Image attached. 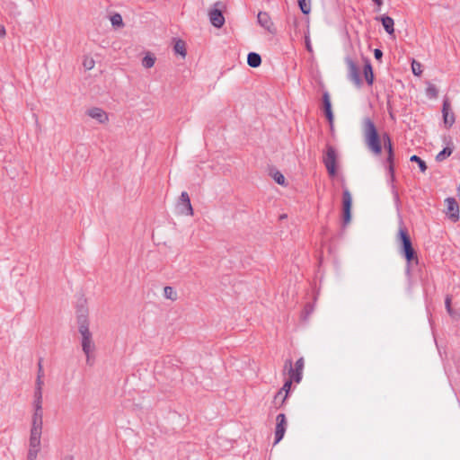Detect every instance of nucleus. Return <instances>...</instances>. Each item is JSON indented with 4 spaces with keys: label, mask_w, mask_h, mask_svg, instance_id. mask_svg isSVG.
Masks as SVG:
<instances>
[{
    "label": "nucleus",
    "mask_w": 460,
    "mask_h": 460,
    "mask_svg": "<svg viewBox=\"0 0 460 460\" xmlns=\"http://www.w3.org/2000/svg\"><path fill=\"white\" fill-rule=\"evenodd\" d=\"M88 310L84 305L77 308L78 332L81 335V346L84 354L86 357V364L93 366L94 362L95 343L93 339V333L89 329Z\"/></svg>",
    "instance_id": "nucleus-1"
},
{
    "label": "nucleus",
    "mask_w": 460,
    "mask_h": 460,
    "mask_svg": "<svg viewBox=\"0 0 460 460\" xmlns=\"http://www.w3.org/2000/svg\"><path fill=\"white\" fill-rule=\"evenodd\" d=\"M396 243L399 246L400 253L404 257L407 262L406 272L410 273V268L412 264H418L419 259L417 252L413 248L411 236L403 223H400L398 233L396 234Z\"/></svg>",
    "instance_id": "nucleus-2"
},
{
    "label": "nucleus",
    "mask_w": 460,
    "mask_h": 460,
    "mask_svg": "<svg viewBox=\"0 0 460 460\" xmlns=\"http://www.w3.org/2000/svg\"><path fill=\"white\" fill-rule=\"evenodd\" d=\"M362 133L367 148L373 155H379L382 153L383 138L378 134L375 123L368 117L364 118L362 120Z\"/></svg>",
    "instance_id": "nucleus-3"
},
{
    "label": "nucleus",
    "mask_w": 460,
    "mask_h": 460,
    "mask_svg": "<svg viewBox=\"0 0 460 460\" xmlns=\"http://www.w3.org/2000/svg\"><path fill=\"white\" fill-rule=\"evenodd\" d=\"M382 138H383L382 145H384L385 149L387 151V157L385 159V162L388 164L387 170L390 174V181H391V182H394L395 180V176H394V153L393 143H392L390 136L387 133H384L382 135Z\"/></svg>",
    "instance_id": "nucleus-4"
},
{
    "label": "nucleus",
    "mask_w": 460,
    "mask_h": 460,
    "mask_svg": "<svg viewBox=\"0 0 460 460\" xmlns=\"http://www.w3.org/2000/svg\"><path fill=\"white\" fill-rule=\"evenodd\" d=\"M323 162L330 176H335L337 173V168H336L337 154H336V150L333 146H327L326 153L323 156Z\"/></svg>",
    "instance_id": "nucleus-5"
},
{
    "label": "nucleus",
    "mask_w": 460,
    "mask_h": 460,
    "mask_svg": "<svg viewBox=\"0 0 460 460\" xmlns=\"http://www.w3.org/2000/svg\"><path fill=\"white\" fill-rule=\"evenodd\" d=\"M304 365L305 362L303 358H300L296 360L295 368L292 366L291 359H287L285 362V368L288 367V375L290 378L293 379L296 383H299L302 379Z\"/></svg>",
    "instance_id": "nucleus-6"
},
{
    "label": "nucleus",
    "mask_w": 460,
    "mask_h": 460,
    "mask_svg": "<svg viewBox=\"0 0 460 460\" xmlns=\"http://www.w3.org/2000/svg\"><path fill=\"white\" fill-rule=\"evenodd\" d=\"M222 7H224L223 3L218 1L215 3L214 8L208 13L209 21L216 28H221L225 23V17L221 10Z\"/></svg>",
    "instance_id": "nucleus-7"
},
{
    "label": "nucleus",
    "mask_w": 460,
    "mask_h": 460,
    "mask_svg": "<svg viewBox=\"0 0 460 460\" xmlns=\"http://www.w3.org/2000/svg\"><path fill=\"white\" fill-rule=\"evenodd\" d=\"M352 197L348 189L342 192V217L343 225L346 226L351 220Z\"/></svg>",
    "instance_id": "nucleus-8"
},
{
    "label": "nucleus",
    "mask_w": 460,
    "mask_h": 460,
    "mask_svg": "<svg viewBox=\"0 0 460 460\" xmlns=\"http://www.w3.org/2000/svg\"><path fill=\"white\" fill-rule=\"evenodd\" d=\"M347 66H348V76L350 81L354 83L358 87L361 86L362 80L359 75V70L356 63L350 58H347L345 59Z\"/></svg>",
    "instance_id": "nucleus-9"
},
{
    "label": "nucleus",
    "mask_w": 460,
    "mask_h": 460,
    "mask_svg": "<svg viewBox=\"0 0 460 460\" xmlns=\"http://www.w3.org/2000/svg\"><path fill=\"white\" fill-rule=\"evenodd\" d=\"M276 429H275V441L274 444H278L284 437L287 427L286 415L279 413L276 417Z\"/></svg>",
    "instance_id": "nucleus-10"
},
{
    "label": "nucleus",
    "mask_w": 460,
    "mask_h": 460,
    "mask_svg": "<svg viewBox=\"0 0 460 460\" xmlns=\"http://www.w3.org/2000/svg\"><path fill=\"white\" fill-rule=\"evenodd\" d=\"M447 205V215L448 218L453 221L456 222L459 220V207L456 202V200L454 198H447L445 200Z\"/></svg>",
    "instance_id": "nucleus-11"
},
{
    "label": "nucleus",
    "mask_w": 460,
    "mask_h": 460,
    "mask_svg": "<svg viewBox=\"0 0 460 460\" xmlns=\"http://www.w3.org/2000/svg\"><path fill=\"white\" fill-rule=\"evenodd\" d=\"M178 208L180 212L186 216L193 215V208L190 203V197L186 191H182L179 199Z\"/></svg>",
    "instance_id": "nucleus-12"
},
{
    "label": "nucleus",
    "mask_w": 460,
    "mask_h": 460,
    "mask_svg": "<svg viewBox=\"0 0 460 460\" xmlns=\"http://www.w3.org/2000/svg\"><path fill=\"white\" fill-rule=\"evenodd\" d=\"M442 114L445 126L447 128H451L455 123V114L450 111V102L447 99L443 102Z\"/></svg>",
    "instance_id": "nucleus-13"
},
{
    "label": "nucleus",
    "mask_w": 460,
    "mask_h": 460,
    "mask_svg": "<svg viewBox=\"0 0 460 460\" xmlns=\"http://www.w3.org/2000/svg\"><path fill=\"white\" fill-rule=\"evenodd\" d=\"M86 114L93 119H96L99 123L104 124L108 122V114L101 108L93 107L86 111Z\"/></svg>",
    "instance_id": "nucleus-14"
},
{
    "label": "nucleus",
    "mask_w": 460,
    "mask_h": 460,
    "mask_svg": "<svg viewBox=\"0 0 460 460\" xmlns=\"http://www.w3.org/2000/svg\"><path fill=\"white\" fill-rule=\"evenodd\" d=\"M42 428H43V411H42V409H40V410L34 409V412H33L32 418H31V429L35 430V431H37V430L42 431Z\"/></svg>",
    "instance_id": "nucleus-15"
},
{
    "label": "nucleus",
    "mask_w": 460,
    "mask_h": 460,
    "mask_svg": "<svg viewBox=\"0 0 460 460\" xmlns=\"http://www.w3.org/2000/svg\"><path fill=\"white\" fill-rule=\"evenodd\" d=\"M258 23L270 32L273 31V22L266 12H260L257 15Z\"/></svg>",
    "instance_id": "nucleus-16"
},
{
    "label": "nucleus",
    "mask_w": 460,
    "mask_h": 460,
    "mask_svg": "<svg viewBox=\"0 0 460 460\" xmlns=\"http://www.w3.org/2000/svg\"><path fill=\"white\" fill-rule=\"evenodd\" d=\"M323 111L325 113V116L330 122V124H332L333 122V113L332 111V103L330 99V94L328 92H324L323 93Z\"/></svg>",
    "instance_id": "nucleus-17"
},
{
    "label": "nucleus",
    "mask_w": 460,
    "mask_h": 460,
    "mask_svg": "<svg viewBox=\"0 0 460 460\" xmlns=\"http://www.w3.org/2000/svg\"><path fill=\"white\" fill-rule=\"evenodd\" d=\"M363 75L365 77L366 82L368 85H372L374 82V73L371 62L368 58H364V68H363Z\"/></svg>",
    "instance_id": "nucleus-18"
},
{
    "label": "nucleus",
    "mask_w": 460,
    "mask_h": 460,
    "mask_svg": "<svg viewBox=\"0 0 460 460\" xmlns=\"http://www.w3.org/2000/svg\"><path fill=\"white\" fill-rule=\"evenodd\" d=\"M41 434H42V431H40V430L35 431V430H31V429L30 439H29V447L40 449V447H41V441H40Z\"/></svg>",
    "instance_id": "nucleus-19"
},
{
    "label": "nucleus",
    "mask_w": 460,
    "mask_h": 460,
    "mask_svg": "<svg viewBox=\"0 0 460 460\" xmlns=\"http://www.w3.org/2000/svg\"><path fill=\"white\" fill-rule=\"evenodd\" d=\"M381 22H382V25H383L385 31L390 35L394 34V22L393 18H391L390 16L385 15L381 18Z\"/></svg>",
    "instance_id": "nucleus-20"
},
{
    "label": "nucleus",
    "mask_w": 460,
    "mask_h": 460,
    "mask_svg": "<svg viewBox=\"0 0 460 460\" xmlns=\"http://www.w3.org/2000/svg\"><path fill=\"white\" fill-rule=\"evenodd\" d=\"M247 64L251 67H258L261 64V58L258 53L255 52H250L247 56Z\"/></svg>",
    "instance_id": "nucleus-21"
},
{
    "label": "nucleus",
    "mask_w": 460,
    "mask_h": 460,
    "mask_svg": "<svg viewBox=\"0 0 460 460\" xmlns=\"http://www.w3.org/2000/svg\"><path fill=\"white\" fill-rule=\"evenodd\" d=\"M174 52L176 54L181 55L182 58L186 57V48H185V42L181 40H178L175 41L173 46Z\"/></svg>",
    "instance_id": "nucleus-22"
},
{
    "label": "nucleus",
    "mask_w": 460,
    "mask_h": 460,
    "mask_svg": "<svg viewBox=\"0 0 460 460\" xmlns=\"http://www.w3.org/2000/svg\"><path fill=\"white\" fill-rule=\"evenodd\" d=\"M452 153H453V148L447 146V147L443 148V150L440 151L436 155V161L442 162V161L446 160L447 157H449L452 155Z\"/></svg>",
    "instance_id": "nucleus-23"
},
{
    "label": "nucleus",
    "mask_w": 460,
    "mask_h": 460,
    "mask_svg": "<svg viewBox=\"0 0 460 460\" xmlns=\"http://www.w3.org/2000/svg\"><path fill=\"white\" fill-rule=\"evenodd\" d=\"M164 296L165 298L172 300V301H175L178 298L177 292L174 290L173 288H172L170 286L164 287Z\"/></svg>",
    "instance_id": "nucleus-24"
},
{
    "label": "nucleus",
    "mask_w": 460,
    "mask_h": 460,
    "mask_svg": "<svg viewBox=\"0 0 460 460\" xmlns=\"http://www.w3.org/2000/svg\"><path fill=\"white\" fill-rule=\"evenodd\" d=\"M33 409H42V391H34Z\"/></svg>",
    "instance_id": "nucleus-25"
},
{
    "label": "nucleus",
    "mask_w": 460,
    "mask_h": 460,
    "mask_svg": "<svg viewBox=\"0 0 460 460\" xmlns=\"http://www.w3.org/2000/svg\"><path fill=\"white\" fill-rule=\"evenodd\" d=\"M299 8L304 14L311 12V0H297Z\"/></svg>",
    "instance_id": "nucleus-26"
},
{
    "label": "nucleus",
    "mask_w": 460,
    "mask_h": 460,
    "mask_svg": "<svg viewBox=\"0 0 460 460\" xmlns=\"http://www.w3.org/2000/svg\"><path fill=\"white\" fill-rule=\"evenodd\" d=\"M410 161L411 162H414V163H417V164L419 165V168L420 170V172H425L426 170H427V164L425 163L424 160H422L420 156L416 155H413L410 157Z\"/></svg>",
    "instance_id": "nucleus-27"
},
{
    "label": "nucleus",
    "mask_w": 460,
    "mask_h": 460,
    "mask_svg": "<svg viewBox=\"0 0 460 460\" xmlns=\"http://www.w3.org/2000/svg\"><path fill=\"white\" fill-rule=\"evenodd\" d=\"M274 181L279 185H285V177L279 171L270 172Z\"/></svg>",
    "instance_id": "nucleus-28"
},
{
    "label": "nucleus",
    "mask_w": 460,
    "mask_h": 460,
    "mask_svg": "<svg viewBox=\"0 0 460 460\" xmlns=\"http://www.w3.org/2000/svg\"><path fill=\"white\" fill-rule=\"evenodd\" d=\"M155 58L147 55L142 59V65L146 68H151L155 65Z\"/></svg>",
    "instance_id": "nucleus-29"
},
{
    "label": "nucleus",
    "mask_w": 460,
    "mask_h": 460,
    "mask_svg": "<svg viewBox=\"0 0 460 460\" xmlns=\"http://www.w3.org/2000/svg\"><path fill=\"white\" fill-rule=\"evenodd\" d=\"M111 24L113 26H122L123 25V21H122V17L120 14L119 13H115L113 14L111 17Z\"/></svg>",
    "instance_id": "nucleus-30"
},
{
    "label": "nucleus",
    "mask_w": 460,
    "mask_h": 460,
    "mask_svg": "<svg viewBox=\"0 0 460 460\" xmlns=\"http://www.w3.org/2000/svg\"><path fill=\"white\" fill-rule=\"evenodd\" d=\"M94 64H95V62H94L93 58H90V57H85L83 61V66L86 70L93 69L94 66Z\"/></svg>",
    "instance_id": "nucleus-31"
},
{
    "label": "nucleus",
    "mask_w": 460,
    "mask_h": 460,
    "mask_svg": "<svg viewBox=\"0 0 460 460\" xmlns=\"http://www.w3.org/2000/svg\"><path fill=\"white\" fill-rule=\"evenodd\" d=\"M292 380H293V379H291V378H290L289 380H287V381L285 382V384H284L283 387L281 388L282 392H283V391H285V394H284V396H283V398H282L281 402H285V400H286V399H287V397H288V394L289 389H290L291 385H292Z\"/></svg>",
    "instance_id": "nucleus-32"
},
{
    "label": "nucleus",
    "mask_w": 460,
    "mask_h": 460,
    "mask_svg": "<svg viewBox=\"0 0 460 460\" xmlns=\"http://www.w3.org/2000/svg\"><path fill=\"white\" fill-rule=\"evenodd\" d=\"M40 449L29 447L27 460H36Z\"/></svg>",
    "instance_id": "nucleus-33"
},
{
    "label": "nucleus",
    "mask_w": 460,
    "mask_h": 460,
    "mask_svg": "<svg viewBox=\"0 0 460 460\" xmlns=\"http://www.w3.org/2000/svg\"><path fill=\"white\" fill-rule=\"evenodd\" d=\"M411 69H412V73L415 75H420L422 73L420 63H419L415 60H413L411 63Z\"/></svg>",
    "instance_id": "nucleus-34"
},
{
    "label": "nucleus",
    "mask_w": 460,
    "mask_h": 460,
    "mask_svg": "<svg viewBox=\"0 0 460 460\" xmlns=\"http://www.w3.org/2000/svg\"><path fill=\"white\" fill-rule=\"evenodd\" d=\"M451 296H447L446 299H445V305H446V309L447 311V313L453 316L454 315V311L451 307Z\"/></svg>",
    "instance_id": "nucleus-35"
},
{
    "label": "nucleus",
    "mask_w": 460,
    "mask_h": 460,
    "mask_svg": "<svg viewBox=\"0 0 460 460\" xmlns=\"http://www.w3.org/2000/svg\"><path fill=\"white\" fill-rule=\"evenodd\" d=\"M427 94H428V96H429L431 98L436 97L437 94H438V90H437L436 86L435 85H429L427 88Z\"/></svg>",
    "instance_id": "nucleus-36"
},
{
    "label": "nucleus",
    "mask_w": 460,
    "mask_h": 460,
    "mask_svg": "<svg viewBox=\"0 0 460 460\" xmlns=\"http://www.w3.org/2000/svg\"><path fill=\"white\" fill-rule=\"evenodd\" d=\"M42 377L43 376H40V375H37L35 391H42V385H43Z\"/></svg>",
    "instance_id": "nucleus-37"
},
{
    "label": "nucleus",
    "mask_w": 460,
    "mask_h": 460,
    "mask_svg": "<svg viewBox=\"0 0 460 460\" xmlns=\"http://www.w3.org/2000/svg\"><path fill=\"white\" fill-rule=\"evenodd\" d=\"M283 396H284V394H283V393H282V390H279V391L276 394V395H275V397H274V402H275V403L279 402L280 404H282L283 402H281V401H282Z\"/></svg>",
    "instance_id": "nucleus-38"
},
{
    "label": "nucleus",
    "mask_w": 460,
    "mask_h": 460,
    "mask_svg": "<svg viewBox=\"0 0 460 460\" xmlns=\"http://www.w3.org/2000/svg\"><path fill=\"white\" fill-rule=\"evenodd\" d=\"M374 57L376 60L381 61L382 57H383V51L379 49H376L374 50Z\"/></svg>",
    "instance_id": "nucleus-39"
},
{
    "label": "nucleus",
    "mask_w": 460,
    "mask_h": 460,
    "mask_svg": "<svg viewBox=\"0 0 460 460\" xmlns=\"http://www.w3.org/2000/svg\"><path fill=\"white\" fill-rule=\"evenodd\" d=\"M38 375H40V376H44L42 358H40L38 362Z\"/></svg>",
    "instance_id": "nucleus-40"
},
{
    "label": "nucleus",
    "mask_w": 460,
    "mask_h": 460,
    "mask_svg": "<svg viewBox=\"0 0 460 460\" xmlns=\"http://www.w3.org/2000/svg\"><path fill=\"white\" fill-rule=\"evenodd\" d=\"M392 190H393L394 199L395 202H399V194H398V192L395 190V187H394V185H392Z\"/></svg>",
    "instance_id": "nucleus-41"
},
{
    "label": "nucleus",
    "mask_w": 460,
    "mask_h": 460,
    "mask_svg": "<svg viewBox=\"0 0 460 460\" xmlns=\"http://www.w3.org/2000/svg\"><path fill=\"white\" fill-rule=\"evenodd\" d=\"M305 46H306V49H307L309 52H312V46H311V43H310L309 39H307V38H306V40H305Z\"/></svg>",
    "instance_id": "nucleus-42"
},
{
    "label": "nucleus",
    "mask_w": 460,
    "mask_h": 460,
    "mask_svg": "<svg viewBox=\"0 0 460 460\" xmlns=\"http://www.w3.org/2000/svg\"><path fill=\"white\" fill-rule=\"evenodd\" d=\"M5 35V29L3 25H0V38H3Z\"/></svg>",
    "instance_id": "nucleus-43"
}]
</instances>
